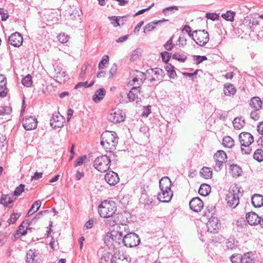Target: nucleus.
Listing matches in <instances>:
<instances>
[{
    "label": "nucleus",
    "instance_id": "nucleus-1",
    "mask_svg": "<svg viewBox=\"0 0 263 263\" xmlns=\"http://www.w3.org/2000/svg\"><path fill=\"white\" fill-rule=\"evenodd\" d=\"M129 227L125 224L117 225L108 232L104 237V242L107 246L111 245L114 242L120 243L123 237V232H128Z\"/></svg>",
    "mask_w": 263,
    "mask_h": 263
},
{
    "label": "nucleus",
    "instance_id": "nucleus-2",
    "mask_svg": "<svg viewBox=\"0 0 263 263\" xmlns=\"http://www.w3.org/2000/svg\"><path fill=\"white\" fill-rule=\"evenodd\" d=\"M101 145L106 152L111 153L116 149L119 138L115 132L106 130L101 135Z\"/></svg>",
    "mask_w": 263,
    "mask_h": 263
},
{
    "label": "nucleus",
    "instance_id": "nucleus-3",
    "mask_svg": "<svg viewBox=\"0 0 263 263\" xmlns=\"http://www.w3.org/2000/svg\"><path fill=\"white\" fill-rule=\"evenodd\" d=\"M117 206L115 202L104 201L99 206L98 212L103 217H109L116 214Z\"/></svg>",
    "mask_w": 263,
    "mask_h": 263
},
{
    "label": "nucleus",
    "instance_id": "nucleus-4",
    "mask_svg": "<svg viewBox=\"0 0 263 263\" xmlns=\"http://www.w3.org/2000/svg\"><path fill=\"white\" fill-rule=\"evenodd\" d=\"M240 194V189L237 186H235L230 190L226 197L228 205L232 208H236L239 203Z\"/></svg>",
    "mask_w": 263,
    "mask_h": 263
},
{
    "label": "nucleus",
    "instance_id": "nucleus-5",
    "mask_svg": "<svg viewBox=\"0 0 263 263\" xmlns=\"http://www.w3.org/2000/svg\"><path fill=\"white\" fill-rule=\"evenodd\" d=\"M110 159L106 155L97 157L93 163L94 167L100 172H105L110 167Z\"/></svg>",
    "mask_w": 263,
    "mask_h": 263
},
{
    "label": "nucleus",
    "instance_id": "nucleus-6",
    "mask_svg": "<svg viewBox=\"0 0 263 263\" xmlns=\"http://www.w3.org/2000/svg\"><path fill=\"white\" fill-rule=\"evenodd\" d=\"M193 33L194 34H192V38L197 45L204 46L209 42V33L205 30H195Z\"/></svg>",
    "mask_w": 263,
    "mask_h": 263
},
{
    "label": "nucleus",
    "instance_id": "nucleus-7",
    "mask_svg": "<svg viewBox=\"0 0 263 263\" xmlns=\"http://www.w3.org/2000/svg\"><path fill=\"white\" fill-rule=\"evenodd\" d=\"M122 241L124 246L132 248L136 247L139 244L140 239L137 234L129 233L124 235Z\"/></svg>",
    "mask_w": 263,
    "mask_h": 263
},
{
    "label": "nucleus",
    "instance_id": "nucleus-8",
    "mask_svg": "<svg viewBox=\"0 0 263 263\" xmlns=\"http://www.w3.org/2000/svg\"><path fill=\"white\" fill-rule=\"evenodd\" d=\"M214 159L216 162L214 170L219 172L221 170L223 163L227 161V154L223 151H218L214 155Z\"/></svg>",
    "mask_w": 263,
    "mask_h": 263
},
{
    "label": "nucleus",
    "instance_id": "nucleus-9",
    "mask_svg": "<svg viewBox=\"0 0 263 263\" xmlns=\"http://www.w3.org/2000/svg\"><path fill=\"white\" fill-rule=\"evenodd\" d=\"M125 118V114L124 112H123L122 110L117 108L112 109L108 116V120L114 123L123 121Z\"/></svg>",
    "mask_w": 263,
    "mask_h": 263
},
{
    "label": "nucleus",
    "instance_id": "nucleus-10",
    "mask_svg": "<svg viewBox=\"0 0 263 263\" xmlns=\"http://www.w3.org/2000/svg\"><path fill=\"white\" fill-rule=\"evenodd\" d=\"M146 74L151 76L148 77L151 81H159L162 79L164 71L160 68H156L147 70Z\"/></svg>",
    "mask_w": 263,
    "mask_h": 263
},
{
    "label": "nucleus",
    "instance_id": "nucleus-11",
    "mask_svg": "<svg viewBox=\"0 0 263 263\" xmlns=\"http://www.w3.org/2000/svg\"><path fill=\"white\" fill-rule=\"evenodd\" d=\"M65 118L59 112H54L50 120V124L54 128H60L64 126Z\"/></svg>",
    "mask_w": 263,
    "mask_h": 263
},
{
    "label": "nucleus",
    "instance_id": "nucleus-12",
    "mask_svg": "<svg viewBox=\"0 0 263 263\" xmlns=\"http://www.w3.org/2000/svg\"><path fill=\"white\" fill-rule=\"evenodd\" d=\"M37 119L33 116L26 117L23 120V125L27 130L35 129L37 127Z\"/></svg>",
    "mask_w": 263,
    "mask_h": 263
},
{
    "label": "nucleus",
    "instance_id": "nucleus-13",
    "mask_svg": "<svg viewBox=\"0 0 263 263\" xmlns=\"http://www.w3.org/2000/svg\"><path fill=\"white\" fill-rule=\"evenodd\" d=\"M241 146H250L254 141L253 136L249 133L243 132L239 135Z\"/></svg>",
    "mask_w": 263,
    "mask_h": 263
},
{
    "label": "nucleus",
    "instance_id": "nucleus-14",
    "mask_svg": "<svg viewBox=\"0 0 263 263\" xmlns=\"http://www.w3.org/2000/svg\"><path fill=\"white\" fill-rule=\"evenodd\" d=\"M132 77H133V80L129 82L131 85H134L135 82H137V85L140 86L146 78L145 73L138 70L134 71Z\"/></svg>",
    "mask_w": 263,
    "mask_h": 263
},
{
    "label": "nucleus",
    "instance_id": "nucleus-15",
    "mask_svg": "<svg viewBox=\"0 0 263 263\" xmlns=\"http://www.w3.org/2000/svg\"><path fill=\"white\" fill-rule=\"evenodd\" d=\"M161 192L158 194V199L163 202H168L172 198L173 194L171 190L160 189Z\"/></svg>",
    "mask_w": 263,
    "mask_h": 263
},
{
    "label": "nucleus",
    "instance_id": "nucleus-16",
    "mask_svg": "<svg viewBox=\"0 0 263 263\" xmlns=\"http://www.w3.org/2000/svg\"><path fill=\"white\" fill-rule=\"evenodd\" d=\"M54 77L58 80L60 82H65L68 79L66 71L63 69L61 66L57 65L55 68Z\"/></svg>",
    "mask_w": 263,
    "mask_h": 263
},
{
    "label": "nucleus",
    "instance_id": "nucleus-17",
    "mask_svg": "<svg viewBox=\"0 0 263 263\" xmlns=\"http://www.w3.org/2000/svg\"><path fill=\"white\" fill-rule=\"evenodd\" d=\"M190 209L195 212H199L203 208V202L199 197L193 198L189 203Z\"/></svg>",
    "mask_w": 263,
    "mask_h": 263
},
{
    "label": "nucleus",
    "instance_id": "nucleus-18",
    "mask_svg": "<svg viewBox=\"0 0 263 263\" xmlns=\"http://www.w3.org/2000/svg\"><path fill=\"white\" fill-rule=\"evenodd\" d=\"M105 181L110 185H115L119 181L118 175L113 172L109 171L105 175Z\"/></svg>",
    "mask_w": 263,
    "mask_h": 263
},
{
    "label": "nucleus",
    "instance_id": "nucleus-19",
    "mask_svg": "<svg viewBox=\"0 0 263 263\" xmlns=\"http://www.w3.org/2000/svg\"><path fill=\"white\" fill-rule=\"evenodd\" d=\"M23 41L22 36L18 32L13 33L9 37L10 44L14 47L20 46L23 43Z\"/></svg>",
    "mask_w": 263,
    "mask_h": 263
},
{
    "label": "nucleus",
    "instance_id": "nucleus-20",
    "mask_svg": "<svg viewBox=\"0 0 263 263\" xmlns=\"http://www.w3.org/2000/svg\"><path fill=\"white\" fill-rule=\"evenodd\" d=\"M221 224L217 218L214 217L210 219L207 223L208 231L211 233H215V231L218 230Z\"/></svg>",
    "mask_w": 263,
    "mask_h": 263
},
{
    "label": "nucleus",
    "instance_id": "nucleus-21",
    "mask_svg": "<svg viewBox=\"0 0 263 263\" xmlns=\"http://www.w3.org/2000/svg\"><path fill=\"white\" fill-rule=\"evenodd\" d=\"M119 214H116L109 217H103L105 218L104 223L107 226L115 227L118 225L117 224L119 221Z\"/></svg>",
    "mask_w": 263,
    "mask_h": 263
},
{
    "label": "nucleus",
    "instance_id": "nucleus-22",
    "mask_svg": "<svg viewBox=\"0 0 263 263\" xmlns=\"http://www.w3.org/2000/svg\"><path fill=\"white\" fill-rule=\"evenodd\" d=\"M246 219L248 223L251 226L256 225L260 222V218L255 212H250L246 214Z\"/></svg>",
    "mask_w": 263,
    "mask_h": 263
},
{
    "label": "nucleus",
    "instance_id": "nucleus-23",
    "mask_svg": "<svg viewBox=\"0 0 263 263\" xmlns=\"http://www.w3.org/2000/svg\"><path fill=\"white\" fill-rule=\"evenodd\" d=\"M6 78L3 74H0V97L4 98L6 96L8 90L6 87Z\"/></svg>",
    "mask_w": 263,
    "mask_h": 263
},
{
    "label": "nucleus",
    "instance_id": "nucleus-24",
    "mask_svg": "<svg viewBox=\"0 0 263 263\" xmlns=\"http://www.w3.org/2000/svg\"><path fill=\"white\" fill-rule=\"evenodd\" d=\"M105 94V89L103 88H101L96 91L92 96V100L96 103H98L104 98Z\"/></svg>",
    "mask_w": 263,
    "mask_h": 263
},
{
    "label": "nucleus",
    "instance_id": "nucleus-25",
    "mask_svg": "<svg viewBox=\"0 0 263 263\" xmlns=\"http://www.w3.org/2000/svg\"><path fill=\"white\" fill-rule=\"evenodd\" d=\"M249 105L254 109L260 110L262 107V101L259 97H254L250 100Z\"/></svg>",
    "mask_w": 263,
    "mask_h": 263
},
{
    "label": "nucleus",
    "instance_id": "nucleus-26",
    "mask_svg": "<svg viewBox=\"0 0 263 263\" xmlns=\"http://www.w3.org/2000/svg\"><path fill=\"white\" fill-rule=\"evenodd\" d=\"M251 202L255 208H260L263 206V196L259 194H254L252 197Z\"/></svg>",
    "mask_w": 263,
    "mask_h": 263
},
{
    "label": "nucleus",
    "instance_id": "nucleus-27",
    "mask_svg": "<svg viewBox=\"0 0 263 263\" xmlns=\"http://www.w3.org/2000/svg\"><path fill=\"white\" fill-rule=\"evenodd\" d=\"M172 185V182L170 179L167 177H164L159 181L160 189L171 190V187Z\"/></svg>",
    "mask_w": 263,
    "mask_h": 263
},
{
    "label": "nucleus",
    "instance_id": "nucleus-28",
    "mask_svg": "<svg viewBox=\"0 0 263 263\" xmlns=\"http://www.w3.org/2000/svg\"><path fill=\"white\" fill-rule=\"evenodd\" d=\"M16 199L14 195H3L1 199V203L4 204L5 206H9L12 203L13 201Z\"/></svg>",
    "mask_w": 263,
    "mask_h": 263
},
{
    "label": "nucleus",
    "instance_id": "nucleus-29",
    "mask_svg": "<svg viewBox=\"0 0 263 263\" xmlns=\"http://www.w3.org/2000/svg\"><path fill=\"white\" fill-rule=\"evenodd\" d=\"M37 256L34 250H29L26 255V261L28 263H37Z\"/></svg>",
    "mask_w": 263,
    "mask_h": 263
},
{
    "label": "nucleus",
    "instance_id": "nucleus-30",
    "mask_svg": "<svg viewBox=\"0 0 263 263\" xmlns=\"http://www.w3.org/2000/svg\"><path fill=\"white\" fill-rule=\"evenodd\" d=\"M254 262V255L252 252H247L241 255V263H253Z\"/></svg>",
    "mask_w": 263,
    "mask_h": 263
},
{
    "label": "nucleus",
    "instance_id": "nucleus-31",
    "mask_svg": "<svg viewBox=\"0 0 263 263\" xmlns=\"http://www.w3.org/2000/svg\"><path fill=\"white\" fill-rule=\"evenodd\" d=\"M223 91L225 95L230 96L235 93L236 89L232 84H226L224 86Z\"/></svg>",
    "mask_w": 263,
    "mask_h": 263
},
{
    "label": "nucleus",
    "instance_id": "nucleus-32",
    "mask_svg": "<svg viewBox=\"0 0 263 263\" xmlns=\"http://www.w3.org/2000/svg\"><path fill=\"white\" fill-rule=\"evenodd\" d=\"M233 124L236 129H240L245 125V120L242 117H236L233 120Z\"/></svg>",
    "mask_w": 263,
    "mask_h": 263
},
{
    "label": "nucleus",
    "instance_id": "nucleus-33",
    "mask_svg": "<svg viewBox=\"0 0 263 263\" xmlns=\"http://www.w3.org/2000/svg\"><path fill=\"white\" fill-rule=\"evenodd\" d=\"M211 186L207 184H202L200 185L198 193L200 195L206 196L211 192Z\"/></svg>",
    "mask_w": 263,
    "mask_h": 263
},
{
    "label": "nucleus",
    "instance_id": "nucleus-34",
    "mask_svg": "<svg viewBox=\"0 0 263 263\" xmlns=\"http://www.w3.org/2000/svg\"><path fill=\"white\" fill-rule=\"evenodd\" d=\"M235 14V12L229 10L224 13H222L221 17L227 21L233 22Z\"/></svg>",
    "mask_w": 263,
    "mask_h": 263
},
{
    "label": "nucleus",
    "instance_id": "nucleus-35",
    "mask_svg": "<svg viewBox=\"0 0 263 263\" xmlns=\"http://www.w3.org/2000/svg\"><path fill=\"white\" fill-rule=\"evenodd\" d=\"M222 144L228 148H231L234 145L233 139L230 136H226L223 138Z\"/></svg>",
    "mask_w": 263,
    "mask_h": 263
},
{
    "label": "nucleus",
    "instance_id": "nucleus-36",
    "mask_svg": "<svg viewBox=\"0 0 263 263\" xmlns=\"http://www.w3.org/2000/svg\"><path fill=\"white\" fill-rule=\"evenodd\" d=\"M161 22V21H158V22H152L147 24L144 27V32L147 33L153 30L156 28V25Z\"/></svg>",
    "mask_w": 263,
    "mask_h": 263
},
{
    "label": "nucleus",
    "instance_id": "nucleus-37",
    "mask_svg": "<svg viewBox=\"0 0 263 263\" xmlns=\"http://www.w3.org/2000/svg\"><path fill=\"white\" fill-rule=\"evenodd\" d=\"M230 170L233 176H239L242 173V169L236 164L231 165Z\"/></svg>",
    "mask_w": 263,
    "mask_h": 263
},
{
    "label": "nucleus",
    "instance_id": "nucleus-38",
    "mask_svg": "<svg viewBox=\"0 0 263 263\" xmlns=\"http://www.w3.org/2000/svg\"><path fill=\"white\" fill-rule=\"evenodd\" d=\"M113 260V256L109 253H106L101 258L100 263H112Z\"/></svg>",
    "mask_w": 263,
    "mask_h": 263
},
{
    "label": "nucleus",
    "instance_id": "nucleus-39",
    "mask_svg": "<svg viewBox=\"0 0 263 263\" xmlns=\"http://www.w3.org/2000/svg\"><path fill=\"white\" fill-rule=\"evenodd\" d=\"M200 173L201 176H203L205 179L211 178L212 176V172L210 170V168L207 167H203Z\"/></svg>",
    "mask_w": 263,
    "mask_h": 263
},
{
    "label": "nucleus",
    "instance_id": "nucleus-40",
    "mask_svg": "<svg viewBox=\"0 0 263 263\" xmlns=\"http://www.w3.org/2000/svg\"><path fill=\"white\" fill-rule=\"evenodd\" d=\"M41 202L40 200L35 201L31 206V209L28 211L27 215H32L34 212H36L41 206Z\"/></svg>",
    "mask_w": 263,
    "mask_h": 263
},
{
    "label": "nucleus",
    "instance_id": "nucleus-41",
    "mask_svg": "<svg viewBox=\"0 0 263 263\" xmlns=\"http://www.w3.org/2000/svg\"><path fill=\"white\" fill-rule=\"evenodd\" d=\"M139 88V86L133 87L131 90L129 92L127 95V97L129 101H134L136 100V98H138V95L134 94V91H137Z\"/></svg>",
    "mask_w": 263,
    "mask_h": 263
},
{
    "label": "nucleus",
    "instance_id": "nucleus-42",
    "mask_svg": "<svg viewBox=\"0 0 263 263\" xmlns=\"http://www.w3.org/2000/svg\"><path fill=\"white\" fill-rule=\"evenodd\" d=\"M253 157L257 161L261 162L263 160V151L260 149L256 150L254 153Z\"/></svg>",
    "mask_w": 263,
    "mask_h": 263
},
{
    "label": "nucleus",
    "instance_id": "nucleus-43",
    "mask_svg": "<svg viewBox=\"0 0 263 263\" xmlns=\"http://www.w3.org/2000/svg\"><path fill=\"white\" fill-rule=\"evenodd\" d=\"M22 84L27 87H30L32 84V77L30 74H28L24 78L22 81Z\"/></svg>",
    "mask_w": 263,
    "mask_h": 263
},
{
    "label": "nucleus",
    "instance_id": "nucleus-44",
    "mask_svg": "<svg viewBox=\"0 0 263 263\" xmlns=\"http://www.w3.org/2000/svg\"><path fill=\"white\" fill-rule=\"evenodd\" d=\"M237 243L234 238H230L227 240L226 247L228 249H233L237 246Z\"/></svg>",
    "mask_w": 263,
    "mask_h": 263
},
{
    "label": "nucleus",
    "instance_id": "nucleus-45",
    "mask_svg": "<svg viewBox=\"0 0 263 263\" xmlns=\"http://www.w3.org/2000/svg\"><path fill=\"white\" fill-rule=\"evenodd\" d=\"M166 70L170 78L174 79L176 77V72L174 70V67L171 65H167L166 67Z\"/></svg>",
    "mask_w": 263,
    "mask_h": 263
},
{
    "label": "nucleus",
    "instance_id": "nucleus-46",
    "mask_svg": "<svg viewBox=\"0 0 263 263\" xmlns=\"http://www.w3.org/2000/svg\"><path fill=\"white\" fill-rule=\"evenodd\" d=\"M172 58L173 59L178 60L181 62H184L187 59V57L186 55L179 53H175L172 55Z\"/></svg>",
    "mask_w": 263,
    "mask_h": 263
},
{
    "label": "nucleus",
    "instance_id": "nucleus-47",
    "mask_svg": "<svg viewBox=\"0 0 263 263\" xmlns=\"http://www.w3.org/2000/svg\"><path fill=\"white\" fill-rule=\"evenodd\" d=\"M232 263H241V255L239 254H235L232 255L230 257Z\"/></svg>",
    "mask_w": 263,
    "mask_h": 263
},
{
    "label": "nucleus",
    "instance_id": "nucleus-48",
    "mask_svg": "<svg viewBox=\"0 0 263 263\" xmlns=\"http://www.w3.org/2000/svg\"><path fill=\"white\" fill-rule=\"evenodd\" d=\"M173 36H171L170 39L164 45V47L166 50H171L174 47V44L173 43Z\"/></svg>",
    "mask_w": 263,
    "mask_h": 263
},
{
    "label": "nucleus",
    "instance_id": "nucleus-49",
    "mask_svg": "<svg viewBox=\"0 0 263 263\" xmlns=\"http://www.w3.org/2000/svg\"><path fill=\"white\" fill-rule=\"evenodd\" d=\"M58 40L62 44L66 43L68 42L69 37L64 33H61L58 36Z\"/></svg>",
    "mask_w": 263,
    "mask_h": 263
},
{
    "label": "nucleus",
    "instance_id": "nucleus-50",
    "mask_svg": "<svg viewBox=\"0 0 263 263\" xmlns=\"http://www.w3.org/2000/svg\"><path fill=\"white\" fill-rule=\"evenodd\" d=\"M109 61V57L107 55H105L103 57L101 61L100 62L99 64V68L100 69H103L105 66V65L108 63Z\"/></svg>",
    "mask_w": 263,
    "mask_h": 263
},
{
    "label": "nucleus",
    "instance_id": "nucleus-51",
    "mask_svg": "<svg viewBox=\"0 0 263 263\" xmlns=\"http://www.w3.org/2000/svg\"><path fill=\"white\" fill-rule=\"evenodd\" d=\"M178 7L177 6H171L164 8L163 10V12L165 15H169L174 12V10H178Z\"/></svg>",
    "mask_w": 263,
    "mask_h": 263
},
{
    "label": "nucleus",
    "instance_id": "nucleus-52",
    "mask_svg": "<svg viewBox=\"0 0 263 263\" xmlns=\"http://www.w3.org/2000/svg\"><path fill=\"white\" fill-rule=\"evenodd\" d=\"M108 18L111 21V24L114 27H117L120 25L119 17L112 16L109 17Z\"/></svg>",
    "mask_w": 263,
    "mask_h": 263
},
{
    "label": "nucleus",
    "instance_id": "nucleus-53",
    "mask_svg": "<svg viewBox=\"0 0 263 263\" xmlns=\"http://www.w3.org/2000/svg\"><path fill=\"white\" fill-rule=\"evenodd\" d=\"M19 215L17 213H13L10 215V218L8 219L7 222L9 224H13L15 222L19 217Z\"/></svg>",
    "mask_w": 263,
    "mask_h": 263
},
{
    "label": "nucleus",
    "instance_id": "nucleus-54",
    "mask_svg": "<svg viewBox=\"0 0 263 263\" xmlns=\"http://www.w3.org/2000/svg\"><path fill=\"white\" fill-rule=\"evenodd\" d=\"M25 185L23 184H21L18 186L15 191H14V195L18 196L24 191Z\"/></svg>",
    "mask_w": 263,
    "mask_h": 263
},
{
    "label": "nucleus",
    "instance_id": "nucleus-55",
    "mask_svg": "<svg viewBox=\"0 0 263 263\" xmlns=\"http://www.w3.org/2000/svg\"><path fill=\"white\" fill-rule=\"evenodd\" d=\"M260 110L254 109L250 113V117L254 120H258L259 118V111Z\"/></svg>",
    "mask_w": 263,
    "mask_h": 263
},
{
    "label": "nucleus",
    "instance_id": "nucleus-56",
    "mask_svg": "<svg viewBox=\"0 0 263 263\" xmlns=\"http://www.w3.org/2000/svg\"><path fill=\"white\" fill-rule=\"evenodd\" d=\"M11 112V109L9 106H5L0 109V116L9 115Z\"/></svg>",
    "mask_w": 263,
    "mask_h": 263
},
{
    "label": "nucleus",
    "instance_id": "nucleus-57",
    "mask_svg": "<svg viewBox=\"0 0 263 263\" xmlns=\"http://www.w3.org/2000/svg\"><path fill=\"white\" fill-rule=\"evenodd\" d=\"M117 65L116 63H114L109 71V78H112L117 72Z\"/></svg>",
    "mask_w": 263,
    "mask_h": 263
},
{
    "label": "nucleus",
    "instance_id": "nucleus-58",
    "mask_svg": "<svg viewBox=\"0 0 263 263\" xmlns=\"http://www.w3.org/2000/svg\"><path fill=\"white\" fill-rule=\"evenodd\" d=\"M0 15L3 21H6L9 16L7 11L4 8H0Z\"/></svg>",
    "mask_w": 263,
    "mask_h": 263
},
{
    "label": "nucleus",
    "instance_id": "nucleus-59",
    "mask_svg": "<svg viewBox=\"0 0 263 263\" xmlns=\"http://www.w3.org/2000/svg\"><path fill=\"white\" fill-rule=\"evenodd\" d=\"M27 234V229H25V227H24L23 223L21 224L17 230V234H20L22 236L25 235Z\"/></svg>",
    "mask_w": 263,
    "mask_h": 263
},
{
    "label": "nucleus",
    "instance_id": "nucleus-60",
    "mask_svg": "<svg viewBox=\"0 0 263 263\" xmlns=\"http://www.w3.org/2000/svg\"><path fill=\"white\" fill-rule=\"evenodd\" d=\"M162 60L164 62H168L171 58V53L166 51H164L161 53Z\"/></svg>",
    "mask_w": 263,
    "mask_h": 263
},
{
    "label": "nucleus",
    "instance_id": "nucleus-61",
    "mask_svg": "<svg viewBox=\"0 0 263 263\" xmlns=\"http://www.w3.org/2000/svg\"><path fill=\"white\" fill-rule=\"evenodd\" d=\"M206 17L213 21L218 19L219 15L216 13H207L206 14Z\"/></svg>",
    "mask_w": 263,
    "mask_h": 263
},
{
    "label": "nucleus",
    "instance_id": "nucleus-62",
    "mask_svg": "<svg viewBox=\"0 0 263 263\" xmlns=\"http://www.w3.org/2000/svg\"><path fill=\"white\" fill-rule=\"evenodd\" d=\"M86 156L79 157L75 162L74 166L77 167L79 165H82L84 161L86 160Z\"/></svg>",
    "mask_w": 263,
    "mask_h": 263
},
{
    "label": "nucleus",
    "instance_id": "nucleus-63",
    "mask_svg": "<svg viewBox=\"0 0 263 263\" xmlns=\"http://www.w3.org/2000/svg\"><path fill=\"white\" fill-rule=\"evenodd\" d=\"M151 106H147L144 107L143 112L142 114V116L143 117H147L148 116L151 114Z\"/></svg>",
    "mask_w": 263,
    "mask_h": 263
},
{
    "label": "nucleus",
    "instance_id": "nucleus-64",
    "mask_svg": "<svg viewBox=\"0 0 263 263\" xmlns=\"http://www.w3.org/2000/svg\"><path fill=\"white\" fill-rule=\"evenodd\" d=\"M245 222L244 219L242 218H240L234 221L233 224L236 225L237 227L242 228L243 223Z\"/></svg>",
    "mask_w": 263,
    "mask_h": 263
}]
</instances>
